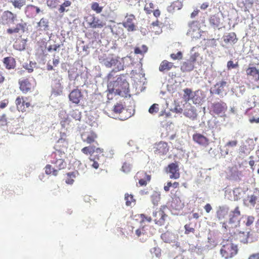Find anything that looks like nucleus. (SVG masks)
Returning a JSON list of instances; mask_svg holds the SVG:
<instances>
[{
    "label": "nucleus",
    "instance_id": "5",
    "mask_svg": "<svg viewBox=\"0 0 259 259\" xmlns=\"http://www.w3.org/2000/svg\"><path fill=\"white\" fill-rule=\"evenodd\" d=\"M240 215L241 212L239 207L236 206L233 210L230 212L229 224L230 226L229 228H233L239 226Z\"/></svg>",
    "mask_w": 259,
    "mask_h": 259
},
{
    "label": "nucleus",
    "instance_id": "49",
    "mask_svg": "<svg viewBox=\"0 0 259 259\" xmlns=\"http://www.w3.org/2000/svg\"><path fill=\"white\" fill-rule=\"evenodd\" d=\"M249 202L253 206L256 203V201L257 200V197L254 195H251L248 197Z\"/></svg>",
    "mask_w": 259,
    "mask_h": 259
},
{
    "label": "nucleus",
    "instance_id": "23",
    "mask_svg": "<svg viewBox=\"0 0 259 259\" xmlns=\"http://www.w3.org/2000/svg\"><path fill=\"white\" fill-rule=\"evenodd\" d=\"M246 74L248 75L251 76L254 80H259V70L255 67H249L246 70Z\"/></svg>",
    "mask_w": 259,
    "mask_h": 259
},
{
    "label": "nucleus",
    "instance_id": "37",
    "mask_svg": "<svg viewBox=\"0 0 259 259\" xmlns=\"http://www.w3.org/2000/svg\"><path fill=\"white\" fill-rule=\"evenodd\" d=\"M68 78L70 80H74L78 77V74L77 72V68H73L69 69L68 71Z\"/></svg>",
    "mask_w": 259,
    "mask_h": 259
},
{
    "label": "nucleus",
    "instance_id": "35",
    "mask_svg": "<svg viewBox=\"0 0 259 259\" xmlns=\"http://www.w3.org/2000/svg\"><path fill=\"white\" fill-rule=\"evenodd\" d=\"M199 48V47H193L192 48L190 52V57L189 60L194 63L196 61V58L199 56V54L196 51Z\"/></svg>",
    "mask_w": 259,
    "mask_h": 259
},
{
    "label": "nucleus",
    "instance_id": "16",
    "mask_svg": "<svg viewBox=\"0 0 259 259\" xmlns=\"http://www.w3.org/2000/svg\"><path fill=\"white\" fill-rule=\"evenodd\" d=\"M87 21L90 27L93 28H101L105 25L102 21L95 17H90L88 19Z\"/></svg>",
    "mask_w": 259,
    "mask_h": 259
},
{
    "label": "nucleus",
    "instance_id": "13",
    "mask_svg": "<svg viewBox=\"0 0 259 259\" xmlns=\"http://www.w3.org/2000/svg\"><path fill=\"white\" fill-rule=\"evenodd\" d=\"M2 20L6 24L10 25L14 24L17 20V15L9 11H5L2 15Z\"/></svg>",
    "mask_w": 259,
    "mask_h": 259
},
{
    "label": "nucleus",
    "instance_id": "21",
    "mask_svg": "<svg viewBox=\"0 0 259 259\" xmlns=\"http://www.w3.org/2000/svg\"><path fill=\"white\" fill-rule=\"evenodd\" d=\"M210 25L214 29L221 26V19L219 14L211 16L209 19Z\"/></svg>",
    "mask_w": 259,
    "mask_h": 259
},
{
    "label": "nucleus",
    "instance_id": "6",
    "mask_svg": "<svg viewBox=\"0 0 259 259\" xmlns=\"http://www.w3.org/2000/svg\"><path fill=\"white\" fill-rule=\"evenodd\" d=\"M82 151L85 154H90V160L100 159V157L103 156V149L100 148H96L95 147H84Z\"/></svg>",
    "mask_w": 259,
    "mask_h": 259
},
{
    "label": "nucleus",
    "instance_id": "63",
    "mask_svg": "<svg viewBox=\"0 0 259 259\" xmlns=\"http://www.w3.org/2000/svg\"><path fill=\"white\" fill-rule=\"evenodd\" d=\"M204 208L207 213L210 212V211L212 210V207L209 203H207L204 206Z\"/></svg>",
    "mask_w": 259,
    "mask_h": 259
},
{
    "label": "nucleus",
    "instance_id": "25",
    "mask_svg": "<svg viewBox=\"0 0 259 259\" xmlns=\"http://www.w3.org/2000/svg\"><path fill=\"white\" fill-rule=\"evenodd\" d=\"M193 139L194 141L200 145H206L208 144L207 139L200 134H196L193 135Z\"/></svg>",
    "mask_w": 259,
    "mask_h": 259
},
{
    "label": "nucleus",
    "instance_id": "55",
    "mask_svg": "<svg viewBox=\"0 0 259 259\" xmlns=\"http://www.w3.org/2000/svg\"><path fill=\"white\" fill-rule=\"evenodd\" d=\"M91 162H92V164H91V166L95 168L98 169L99 167V160H97V159H95V160H90Z\"/></svg>",
    "mask_w": 259,
    "mask_h": 259
},
{
    "label": "nucleus",
    "instance_id": "48",
    "mask_svg": "<svg viewBox=\"0 0 259 259\" xmlns=\"http://www.w3.org/2000/svg\"><path fill=\"white\" fill-rule=\"evenodd\" d=\"M158 104H154L149 109V112L151 114L157 113L158 111Z\"/></svg>",
    "mask_w": 259,
    "mask_h": 259
},
{
    "label": "nucleus",
    "instance_id": "54",
    "mask_svg": "<svg viewBox=\"0 0 259 259\" xmlns=\"http://www.w3.org/2000/svg\"><path fill=\"white\" fill-rule=\"evenodd\" d=\"M63 44L61 45H55L54 46H50L48 47V50L49 52H51L52 50L54 51H57V49L59 48L61 46H63Z\"/></svg>",
    "mask_w": 259,
    "mask_h": 259
},
{
    "label": "nucleus",
    "instance_id": "29",
    "mask_svg": "<svg viewBox=\"0 0 259 259\" xmlns=\"http://www.w3.org/2000/svg\"><path fill=\"white\" fill-rule=\"evenodd\" d=\"M173 66L172 63L164 60L161 63L159 69L160 71H168L171 69Z\"/></svg>",
    "mask_w": 259,
    "mask_h": 259
},
{
    "label": "nucleus",
    "instance_id": "34",
    "mask_svg": "<svg viewBox=\"0 0 259 259\" xmlns=\"http://www.w3.org/2000/svg\"><path fill=\"white\" fill-rule=\"evenodd\" d=\"M4 63L7 69L13 68L15 66V60L12 57H6L4 59Z\"/></svg>",
    "mask_w": 259,
    "mask_h": 259
},
{
    "label": "nucleus",
    "instance_id": "64",
    "mask_svg": "<svg viewBox=\"0 0 259 259\" xmlns=\"http://www.w3.org/2000/svg\"><path fill=\"white\" fill-rule=\"evenodd\" d=\"M8 101L7 100H5L2 102H0V108L2 109L5 108L8 105Z\"/></svg>",
    "mask_w": 259,
    "mask_h": 259
},
{
    "label": "nucleus",
    "instance_id": "4",
    "mask_svg": "<svg viewBox=\"0 0 259 259\" xmlns=\"http://www.w3.org/2000/svg\"><path fill=\"white\" fill-rule=\"evenodd\" d=\"M52 156L56 159L55 161H52V163L55 164L58 171L66 167L67 163L63 159L65 157V153L64 152L57 150L53 153Z\"/></svg>",
    "mask_w": 259,
    "mask_h": 259
},
{
    "label": "nucleus",
    "instance_id": "17",
    "mask_svg": "<svg viewBox=\"0 0 259 259\" xmlns=\"http://www.w3.org/2000/svg\"><path fill=\"white\" fill-rule=\"evenodd\" d=\"M205 95L201 91L198 90L193 93L192 102L195 104H200L203 101Z\"/></svg>",
    "mask_w": 259,
    "mask_h": 259
},
{
    "label": "nucleus",
    "instance_id": "53",
    "mask_svg": "<svg viewBox=\"0 0 259 259\" xmlns=\"http://www.w3.org/2000/svg\"><path fill=\"white\" fill-rule=\"evenodd\" d=\"M238 66V63L234 64L233 61L230 60L227 63V68L228 69H233L236 68Z\"/></svg>",
    "mask_w": 259,
    "mask_h": 259
},
{
    "label": "nucleus",
    "instance_id": "18",
    "mask_svg": "<svg viewBox=\"0 0 259 259\" xmlns=\"http://www.w3.org/2000/svg\"><path fill=\"white\" fill-rule=\"evenodd\" d=\"M249 232H238L234 233L235 237L243 243H247L249 239Z\"/></svg>",
    "mask_w": 259,
    "mask_h": 259
},
{
    "label": "nucleus",
    "instance_id": "22",
    "mask_svg": "<svg viewBox=\"0 0 259 259\" xmlns=\"http://www.w3.org/2000/svg\"><path fill=\"white\" fill-rule=\"evenodd\" d=\"M223 38L226 44H234L237 41L236 35L234 32L226 33L223 36Z\"/></svg>",
    "mask_w": 259,
    "mask_h": 259
},
{
    "label": "nucleus",
    "instance_id": "42",
    "mask_svg": "<svg viewBox=\"0 0 259 259\" xmlns=\"http://www.w3.org/2000/svg\"><path fill=\"white\" fill-rule=\"evenodd\" d=\"M148 50V48L145 45H142L141 48H136L135 49V53L136 54H142L143 53H146Z\"/></svg>",
    "mask_w": 259,
    "mask_h": 259
},
{
    "label": "nucleus",
    "instance_id": "38",
    "mask_svg": "<svg viewBox=\"0 0 259 259\" xmlns=\"http://www.w3.org/2000/svg\"><path fill=\"white\" fill-rule=\"evenodd\" d=\"M184 99L186 101H189L190 100H192V97L193 95V93L192 92V90L190 89H185L184 90Z\"/></svg>",
    "mask_w": 259,
    "mask_h": 259
},
{
    "label": "nucleus",
    "instance_id": "12",
    "mask_svg": "<svg viewBox=\"0 0 259 259\" xmlns=\"http://www.w3.org/2000/svg\"><path fill=\"white\" fill-rule=\"evenodd\" d=\"M126 19L122 23V26L126 29L128 32L134 31L136 30V26L135 25L133 21L135 19V16L133 14L126 15Z\"/></svg>",
    "mask_w": 259,
    "mask_h": 259
},
{
    "label": "nucleus",
    "instance_id": "11",
    "mask_svg": "<svg viewBox=\"0 0 259 259\" xmlns=\"http://www.w3.org/2000/svg\"><path fill=\"white\" fill-rule=\"evenodd\" d=\"M154 221L158 226H162L164 224L165 218L167 217L164 211L161 209L153 212Z\"/></svg>",
    "mask_w": 259,
    "mask_h": 259
},
{
    "label": "nucleus",
    "instance_id": "40",
    "mask_svg": "<svg viewBox=\"0 0 259 259\" xmlns=\"http://www.w3.org/2000/svg\"><path fill=\"white\" fill-rule=\"evenodd\" d=\"M139 218L140 219V223L141 224H143L145 222L150 223L152 221V219L150 217L146 216L144 214H140L138 215Z\"/></svg>",
    "mask_w": 259,
    "mask_h": 259
},
{
    "label": "nucleus",
    "instance_id": "46",
    "mask_svg": "<svg viewBox=\"0 0 259 259\" xmlns=\"http://www.w3.org/2000/svg\"><path fill=\"white\" fill-rule=\"evenodd\" d=\"M26 24L25 23H18L16 25L15 29L17 30V32L18 33L20 31H22L24 32L25 30Z\"/></svg>",
    "mask_w": 259,
    "mask_h": 259
},
{
    "label": "nucleus",
    "instance_id": "36",
    "mask_svg": "<svg viewBox=\"0 0 259 259\" xmlns=\"http://www.w3.org/2000/svg\"><path fill=\"white\" fill-rule=\"evenodd\" d=\"M16 104L17 105V109L19 111H21L22 112H24L25 111V102L20 97H18L16 100Z\"/></svg>",
    "mask_w": 259,
    "mask_h": 259
},
{
    "label": "nucleus",
    "instance_id": "2",
    "mask_svg": "<svg viewBox=\"0 0 259 259\" xmlns=\"http://www.w3.org/2000/svg\"><path fill=\"white\" fill-rule=\"evenodd\" d=\"M110 93L126 97L129 92V83L125 76L120 75L115 80L110 82L108 85Z\"/></svg>",
    "mask_w": 259,
    "mask_h": 259
},
{
    "label": "nucleus",
    "instance_id": "50",
    "mask_svg": "<svg viewBox=\"0 0 259 259\" xmlns=\"http://www.w3.org/2000/svg\"><path fill=\"white\" fill-rule=\"evenodd\" d=\"M71 116L76 120H79L81 118V113L78 110L73 111Z\"/></svg>",
    "mask_w": 259,
    "mask_h": 259
},
{
    "label": "nucleus",
    "instance_id": "3",
    "mask_svg": "<svg viewBox=\"0 0 259 259\" xmlns=\"http://www.w3.org/2000/svg\"><path fill=\"white\" fill-rule=\"evenodd\" d=\"M238 252V246L231 240H226L223 242L222 246L220 249V254L225 259H230L234 257Z\"/></svg>",
    "mask_w": 259,
    "mask_h": 259
},
{
    "label": "nucleus",
    "instance_id": "31",
    "mask_svg": "<svg viewBox=\"0 0 259 259\" xmlns=\"http://www.w3.org/2000/svg\"><path fill=\"white\" fill-rule=\"evenodd\" d=\"M26 0H11L10 3L15 9L21 10V8L26 4Z\"/></svg>",
    "mask_w": 259,
    "mask_h": 259
},
{
    "label": "nucleus",
    "instance_id": "14",
    "mask_svg": "<svg viewBox=\"0 0 259 259\" xmlns=\"http://www.w3.org/2000/svg\"><path fill=\"white\" fill-rule=\"evenodd\" d=\"M227 108L226 104L223 102L215 103L213 105L214 112L218 115H220L221 116L224 114Z\"/></svg>",
    "mask_w": 259,
    "mask_h": 259
},
{
    "label": "nucleus",
    "instance_id": "24",
    "mask_svg": "<svg viewBox=\"0 0 259 259\" xmlns=\"http://www.w3.org/2000/svg\"><path fill=\"white\" fill-rule=\"evenodd\" d=\"M194 68V63L190 60L183 62L181 67V70L183 72H190Z\"/></svg>",
    "mask_w": 259,
    "mask_h": 259
},
{
    "label": "nucleus",
    "instance_id": "33",
    "mask_svg": "<svg viewBox=\"0 0 259 259\" xmlns=\"http://www.w3.org/2000/svg\"><path fill=\"white\" fill-rule=\"evenodd\" d=\"M184 115L191 120H195L197 117V113L193 108L186 109L183 113Z\"/></svg>",
    "mask_w": 259,
    "mask_h": 259
},
{
    "label": "nucleus",
    "instance_id": "10",
    "mask_svg": "<svg viewBox=\"0 0 259 259\" xmlns=\"http://www.w3.org/2000/svg\"><path fill=\"white\" fill-rule=\"evenodd\" d=\"M135 179L139 181L141 186H145L150 181L151 175L147 174L145 171L141 170L136 174Z\"/></svg>",
    "mask_w": 259,
    "mask_h": 259
},
{
    "label": "nucleus",
    "instance_id": "58",
    "mask_svg": "<svg viewBox=\"0 0 259 259\" xmlns=\"http://www.w3.org/2000/svg\"><path fill=\"white\" fill-rule=\"evenodd\" d=\"M254 218L252 216H248L247 218V221H246V225L247 226H250L252 223L253 222H254Z\"/></svg>",
    "mask_w": 259,
    "mask_h": 259
},
{
    "label": "nucleus",
    "instance_id": "39",
    "mask_svg": "<svg viewBox=\"0 0 259 259\" xmlns=\"http://www.w3.org/2000/svg\"><path fill=\"white\" fill-rule=\"evenodd\" d=\"M125 203L127 206H131L132 203L135 204L136 200L134 198L133 195L126 193L125 194Z\"/></svg>",
    "mask_w": 259,
    "mask_h": 259
},
{
    "label": "nucleus",
    "instance_id": "45",
    "mask_svg": "<svg viewBox=\"0 0 259 259\" xmlns=\"http://www.w3.org/2000/svg\"><path fill=\"white\" fill-rule=\"evenodd\" d=\"M92 9L96 11L97 13H100L102 11V7H100L98 3L95 2L92 5Z\"/></svg>",
    "mask_w": 259,
    "mask_h": 259
},
{
    "label": "nucleus",
    "instance_id": "62",
    "mask_svg": "<svg viewBox=\"0 0 259 259\" xmlns=\"http://www.w3.org/2000/svg\"><path fill=\"white\" fill-rule=\"evenodd\" d=\"M172 186V183L171 182H168L166 183V185L164 186V190L165 192H168L169 191V188Z\"/></svg>",
    "mask_w": 259,
    "mask_h": 259
},
{
    "label": "nucleus",
    "instance_id": "56",
    "mask_svg": "<svg viewBox=\"0 0 259 259\" xmlns=\"http://www.w3.org/2000/svg\"><path fill=\"white\" fill-rule=\"evenodd\" d=\"M57 0H48L47 1V5L51 8H56L57 6Z\"/></svg>",
    "mask_w": 259,
    "mask_h": 259
},
{
    "label": "nucleus",
    "instance_id": "20",
    "mask_svg": "<svg viewBox=\"0 0 259 259\" xmlns=\"http://www.w3.org/2000/svg\"><path fill=\"white\" fill-rule=\"evenodd\" d=\"M81 139L87 144H92L95 142L97 136L94 133H84L81 136Z\"/></svg>",
    "mask_w": 259,
    "mask_h": 259
},
{
    "label": "nucleus",
    "instance_id": "52",
    "mask_svg": "<svg viewBox=\"0 0 259 259\" xmlns=\"http://www.w3.org/2000/svg\"><path fill=\"white\" fill-rule=\"evenodd\" d=\"M7 120L6 114H4L0 117V125L1 126H5L7 124Z\"/></svg>",
    "mask_w": 259,
    "mask_h": 259
},
{
    "label": "nucleus",
    "instance_id": "9",
    "mask_svg": "<svg viewBox=\"0 0 259 259\" xmlns=\"http://www.w3.org/2000/svg\"><path fill=\"white\" fill-rule=\"evenodd\" d=\"M187 34L192 38L197 39L200 37L201 35V31L197 22L193 21L189 24Z\"/></svg>",
    "mask_w": 259,
    "mask_h": 259
},
{
    "label": "nucleus",
    "instance_id": "60",
    "mask_svg": "<svg viewBox=\"0 0 259 259\" xmlns=\"http://www.w3.org/2000/svg\"><path fill=\"white\" fill-rule=\"evenodd\" d=\"M130 165L127 163H124L122 166V170L124 172L128 171L130 170Z\"/></svg>",
    "mask_w": 259,
    "mask_h": 259
},
{
    "label": "nucleus",
    "instance_id": "32",
    "mask_svg": "<svg viewBox=\"0 0 259 259\" xmlns=\"http://www.w3.org/2000/svg\"><path fill=\"white\" fill-rule=\"evenodd\" d=\"M145 227H142V228H139L136 230V234L138 237L143 236L142 239H140L142 241L146 239V238L148 237V233L146 232L145 229Z\"/></svg>",
    "mask_w": 259,
    "mask_h": 259
},
{
    "label": "nucleus",
    "instance_id": "57",
    "mask_svg": "<svg viewBox=\"0 0 259 259\" xmlns=\"http://www.w3.org/2000/svg\"><path fill=\"white\" fill-rule=\"evenodd\" d=\"M26 9L27 10H29L30 9H35V12H36V14H38L39 12H41L40 9L37 7H36L35 6H33V5H28L26 7Z\"/></svg>",
    "mask_w": 259,
    "mask_h": 259
},
{
    "label": "nucleus",
    "instance_id": "44",
    "mask_svg": "<svg viewBox=\"0 0 259 259\" xmlns=\"http://www.w3.org/2000/svg\"><path fill=\"white\" fill-rule=\"evenodd\" d=\"M151 200L154 205H157L160 200V196L157 194H154L151 196Z\"/></svg>",
    "mask_w": 259,
    "mask_h": 259
},
{
    "label": "nucleus",
    "instance_id": "8",
    "mask_svg": "<svg viewBox=\"0 0 259 259\" xmlns=\"http://www.w3.org/2000/svg\"><path fill=\"white\" fill-rule=\"evenodd\" d=\"M165 171L169 174V178L171 179H178L180 177L179 166L177 162L169 164L165 167Z\"/></svg>",
    "mask_w": 259,
    "mask_h": 259
},
{
    "label": "nucleus",
    "instance_id": "30",
    "mask_svg": "<svg viewBox=\"0 0 259 259\" xmlns=\"http://www.w3.org/2000/svg\"><path fill=\"white\" fill-rule=\"evenodd\" d=\"M38 27L40 28L41 30H49V20L47 18H42L37 23Z\"/></svg>",
    "mask_w": 259,
    "mask_h": 259
},
{
    "label": "nucleus",
    "instance_id": "15",
    "mask_svg": "<svg viewBox=\"0 0 259 259\" xmlns=\"http://www.w3.org/2000/svg\"><path fill=\"white\" fill-rule=\"evenodd\" d=\"M82 97L81 93L78 89L73 90L69 95V100L75 104L79 103Z\"/></svg>",
    "mask_w": 259,
    "mask_h": 259
},
{
    "label": "nucleus",
    "instance_id": "51",
    "mask_svg": "<svg viewBox=\"0 0 259 259\" xmlns=\"http://www.w3.org/2000/svg\"><path fill=\"white\" fill-rule=\"evenodd\" d=\"M170 57L174 60L181 59L182 58V53L181 52H179L177 54H171Z\"/></svg>",
    "mask_w": 259,
    "mask_h": 259
},
{
    "label": "nucleus",
    "instance_id": "28",
    "mask_svg": "<svg viewBox=\"0 0 259 259\" xmlns=\"http://www.w3.org/2000/svg\"><path fill=\"white\" fill-rule=\"evenodd\" d=\"M45 173L47 175L57 176L58 174V170L53 167L51 164H47L45 167Z\"/></svg>",
    "mask_w": 259,
    "mask_h": 259
},
{
    "label": "nucleus",
    "instance_id": "41",
    "mask_svg": "<svg viewBox=\"0 0 259 259\" xmlns=\"http://www.w3.org/2000/svg\"><path fill=\"white\" fill-rule=\"evenodd\" d=\"M75 175L73 172L67 173L65 182L67 184H72L74 182V178H75Z\"/></svg>",
    "mask_w": 259,
    "mask_h": 259
},
{
    "label": "nucleus",
    "instance_id": "1",
    "mask_svg": "<svg viewBox=\"0 0 259 259\" xmlns=\"http://www.w3.org/2000/svg\"><path fill=\"white\" fill-rule=\"evenodd\" d=\"M125 59V58H120L113 54L100 56L99 58L101 64L107 68H112L111 72L108 74L109 78L112 76V72L123 70Z\"/></svg>",
    "mask_w": 259,
    "mask_h": 259
},
{
    "label": "nucleus",
    "instance_id": "27",
    "mask_svg": "<svg viewBox=\"0 0 259 259\" xmlns=\"http://www.w3.org/2000/svg\"><path fill=\"white\" fill-rule=\"evenodd\" d=\"M123 109V108L122 105L120 104H117L116 105H114L113 112H112L111 114H109L108 113H107V114H108V116L115 118L116 116L115 114H117L121 113Z\"/></svg>",
    "mask_w": 259,
    "mask_h": 259
},
{
    "label": "nucleus",
    "instance_id": "43",
    "mask_svg": "<svg viewBox=\"0 0 259 259\" xmlns=\"http://www.w3.org/2000/svg\"><path fill=\"white\" fill-rule=\"evenodd\" d=\"M71 2L69 1H66L62 5H61L59 9V11L60 13H62L64 12L65 11H67L68 10L65 9V7H68L71 5Z\"/></svg>",
    "mask_w": 259,
    "mask_h": 259
},
{
    "label": "nucleus",
    "instance_id": "7",
    "mask_svg": "<svg viewBox=\"0 0 259 259\" xmlns=\"http://www.w3.org/2000/svg\"><path fill=\"white\" fill-rule=\"evenodd\" d=\"M228 86V83L225 79H223L218 81L211 88L210 93L211 94H214L223 96L224 94H226V88Z\"/></svg>",
    "mask_w": 259,
    "mask_h": 259
},
{
    "label": "nucleus",
    "instance_id": "19",
    "mask_svg": "<svg viewBox=\"0 0 259 259\" xmlns=\"http://www.w3.org/2000/svg\"><path fill=\"white\" fill-rule=\"evenodd\" d=\"M20 89L23 93H27L29 92L32 88V84L27 79L22 80H19Z\"/></svg>",
    "mask_w": 259,
    "mask_h": 259
},
{
    "label": "nucleus",
    "instance_id": "47",
    "mask_svg": "<svg viewBox=\"0 0 259 259\" xmlns=\"http://www.w3.org/2000/svg\"><path fill=\"white\" fill-rule=\"evenodd\" d=\"M185 229V234H189L190 233H194L195 232V229L190 226V224H186L184 226Z\"/></svg>",
    "mask_w": 259,
    "mask_h": 259
},
{
    "label": "nucleus",
    "instance_id": "61",
    "mask_svg": "<svg viewBox=\"0 0 259 259\" xmlns=\"http://www.w3.org/2000/svg\"><path fill=\"white\" fill-rule=\"evenodd\" d=\"M248 259H259V252L250 254Z\"/></svg>",
    "mask_w": 259,
    "mask_h": 259
},
{
    "label": "nucleus",
    "instance_id": "26",
    "mask_svg": "<svg viewBox=\"0 0 259 259\" xmlns=\"http://www.w3.org/2000/svg\"><path fill=\"white\" fill-rule=\"evenodd\" d=\"M228 213V208L220 206L217 211V216L219 220L224 219Z\"/></svg>",
    "mask_w": 259,
    "mask_h": 259
},
{
    "label": "nucleus",
    "instance_id": "59",
    "mask_svg": "<svg viewBox=\"0 0 259 259\" xmlns=\"http://www.w3.org/2000/svg\"><path fill=\"white\" fill-rule=\"evenodd\" d=\"M35 65V63H31V62H30L29 65H26L25 68L26 69L28 70L29 72H31L33 71V66H34Z\"/></svg>",
    "mask_w": 259,
    "mask_h": 259
}]
</instances>
